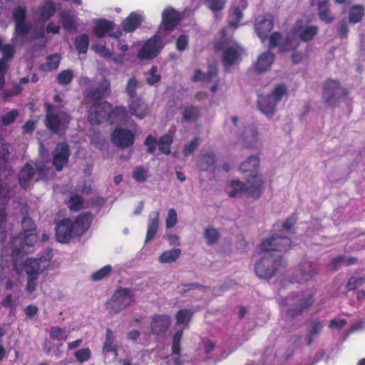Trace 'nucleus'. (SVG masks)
<instances>
[{
  "mask_svg": "<svg viewBox=\"0 0 365 365\" xmlns=\"http://www.w3.org/2000/svg\"><path fill=\"white\" fill-rule=\"evenodd\" d=\"M36 172L29 165H25L20 171L19 175V184L22 187H30L35 181L38 180H46L53 174L52 168L46 166L43 162L38 163L36 165Z\"/></svg>",
  "mask_w": 365,
  "mask_h": 365,
  "instance_id": "9b49d317",
  "label": "nucleus"
},
{
  "mask_svg": "<svg viewBox=\"0 0 365 365\" xmlns=\"http://www.w3.org/2000/svg\"><path fill=\"white\" fill-rule=\"evenodd\" d=\"M61 56L58 54H53L46 58V62L41 64V69L45 72L56 69L59 65Z\"/></svg>",
  "mask_w": 365,
  "mask_h": 365,
  "instance_id": "4c0bfd02",
  "label": "nucleus"
},
{
  "mask_svg": "<svg viewBox=\"0 0 365 365\" xmlns=\"http://www.w3.org/2000/svg\"><path fill=\"white\" fill-rule=\"evenodd\" d=\"M232 133L248 147H255L259 141V134L253 126H245L242 118L234 115L231 118Z\"/></svg>",
  "mask_w": 365,
  "mask_h": 365,
  "instance_id": "9d476101",
  "label": "nucleus"
},
{
  "mask_svg": "<svg viewBox=\"0 0 365 365\" xmlns=\"http://www.w3.org/2000/svg\"><path fill=\"white\" fill-rule=\"evenodd\" d=\"M181 254V250L178 248L167 250L163 252L158 260L163 264H169L175 262Z\"/></svg>",
  "mask_w": 365,
  "mask_h": 365,
  "instance_id": "f704fd0d",
  "label": "nucleus"
},
{
  "mask_svg": "<svg viewBox=\"0 0 365 365\" xmlns=\"http://www.w3.org/2000/svg\"><path fill=\"white\" fill-rule=\"evenodd\" d=\"M56 11V7L53 1H46L40 8L39 13L37 14L43 21H47Z\"/></svg>",
  "mask_w": 365,
  "mask_h": 365,
  "instance_id": "473e14b6",
  "label": "nucleus"
},
{
  "mask_svg": "<svg viewBox=\"0 0 365 365\" xmlns=\"http://www.w3.org/2000/svg\"><path fill=\"white\" fill-rule=\"evenodd\" d=\"M114 27L115 24L113 21L106 19H96L93 21V32L98 37H103L109 33V36L118 38L121 36L122 32L119 29L113 31Z\"/></svg>",
  "mask_w": 365,
  "mask_h": 365,
  "instance_id": "6ab92c4d",
  "label": "nucleus"
},
{
  "mask_svg": "<svg viewBox=\"0 0 365 365\" xmlns=\"http://www.w3.org/2000/svg\"><path fill=\"white\" fill-rule=\"evenodd\" d=\"M110 88V83L107 80H103L102 84L100 88V91L94 93H91L88 95V98L89 99L98 100L99 98L103 96L104 93L107 92Z\"/></svg>",
  "mask_w": 365,
  "mask_h": 365,
  "instance_id": "603ef678",
  "label": "nucleus"
},
{
  "mask_svg": "<svg viewBox=\"0 0 365 365\" xmlns=\"http://www.w3.org/2000/svg\"><path fill=\"white\" fill-rule=\"evenodd\" d=\"M160 76L158 73V67L153 66L147 73L146 82L149 85H154L160 81Z\"/></svg>",
  "mask_w": 365,
  "mask_h": 365,
  "instance_id": "8fccbe9b",
  "label": "nucleus"
},
{
  "mask_svg": "<svg viewBox=\"0 0 365 365\" xmlns=\"http://www.w3.org/2000/svg\"><path fill=\"white\" fill-rule=\"evenodd\" d=\"M312 303V297L310 294H307L303 299H300V304L297 312H299L307 309Z\"/></svg>",
  "mask_w": 365,
  "mask_h": 365,
  "instance_id": "69168bd1",
  "label": "nucleus"
},
{
  "mask_svg": "<svg viewBox=\"0 0 365 365\" xmlns=\"http://www.w3.org/2000/svg\"><path fill=\"white\" fill-rule=\"evenodd\" d=\"M92 49L96 53L105 58L110 57L111 55L110 51L103 44L93 45Z\"/></svg>",
  "mask_w": 365,
  "mask_h": 365,
  "instance_id": "0e129e2a",
  "label": "nucleus"
},
{
  "mask_svg": "<svg viewBox=\"0 0 365 365\" xmlns=\"http://www.w3.org/2000/svg\"><path fill=\"white\" fill-rule=\"evenodd\" d=\"M76 48L80 53H85L87 51L88 46V36L86 34H83L76 38Z\"/></svg>",
  "mask_w": 365,
  "mask_h": 365,
  "instance_id": "c03bdc74",
  "label": "nucleus"
},
{
  "mask_svg": "<svg viewBox=\"0 0 365 365\" xmlns=\"http://www.w3.org/2000/svg\"><path fill=\"white\" fill-rule=\"evenodd\" d=\"M47 115L46 123L47 128L53 131L58 132L64 130L69 123L68 114L63 111H57L50 105H47Z\"/></svg>",
  "mask_w": 365,
  "mask_h": 365,
  "instance_id": "2eb2a0df",
  "label": "nucleus"
},
{
  "mask_svg": "<svg viewBox=\"0 0 365 365\" xmlns=\"http://www.w3.org/2000/svg\"><path fill=\"white\" fill-rule=\"evenodd\" d=\"M61 23L63 28L66 31H73L77 28L78 19L69 14L63 12L61 14Z\"/></svg>",
  "mask_w": 365,
  "mask_h": 365,
  "instance_id": "2f4dec72",
  "label": "nucleus"
},
{
  "mask_svg": "<svg viewBox=\"0 0 365 365\" xmlns=\"http://www.w3.org/2000/svg\"><path fill=\"white\" fill-rule=\"evenodd\" d=\"M242 19V10L239 8H234L230 14V19L229 22V25L234 29H236L238 26V24L240 20Z\"/></svg>",
  "mask_w": 365,
  "mask_h": 365,
  "instance_id": "09e8293b",
  "label": "nucleus"
},
{
  "mask_svg": "<svg viewBox=\"0 0 365 365\" xmlns=\"http://www.w3.org/2000/svg\"><path fill=\"white\" fill-rule=\"evenodd\" d=\"M188 44V37L186 35H181L177 40L176 48L178 51H184Z\"/></svg>",
  "mask_w": 365,
  "mask_h": 365,
  "instance_id": "338daca9",
  "label": "nucleus"
},
{
  "mask_svg": "<svg viewBox=\"0 0 365 365\" xmlns=\"http://www.w3.org/2000/svg\"><path fill=\"white\" fill-rule=\"evenodd\" d=\"M203 237L207 245H212L218 242L220 233L214 227L208 226L204 229Z\"/></svg>",
  "mask_w": 365,
  "mask_h": 365,
  "instance_id": "c9c22d12",
  "label": "nucleus"
},
{
  "mask_svg": "<svg viewBox=\"0 0 365 365\" xmlns=\"http://www.w3.org/2000/svg\"><path fill=\"white\" fill-rule=\"evenodd\" d=\"M344 88L336 81L329 80L324 85L322 99L328 106H334L339 101L346 96Z\"/></svg>",
  "mask_w": 365,
  "mask_h": 365,
  "instance_id": "4468645a",
  "label": "nucleus"
},
{
  "mask_svg": "<svg viewBox=\"0 0 365 365\" xmlns=\"http://www.w3.org/2000/svg\"><path fill=\"white\" fill-rule=\"evenodd\" d=\"M88 120L92 124H98L110 118L111 123H128L129 117L124 107L113 109L106 101H95L88 110Z\"/></svg>",
  "mask_w": 365,
  "mask_h": 365,
  "instance_id": "423d86ee",
  "label": "nucleus"
},
{
  "mask_svg": "<svg viewBox=\"0 0 365 365\" xmlns=\"http://www.w3.org/2000/svg\"><path fill=\"white\" fill-rule=\"evenodd\" d=\"M217 68L215 66H211L208 68L207 72H203L200 69H195L194 75L192 78V81H204L210 82L212 81L214 78L217 76Z\"/></svg>",
  "mask_w": 365,
  "mask_h": 365,
  "instance_id": "cd10ccee",
  "label": "nucleus"
},
{
  "mask_svg": "<svg viewBox=\"0 0 365 365\" xmlns=\"http://www.w3.org/2000/svg\"><path fill=\"white\" fill-rule=\"evenodd\" d=\"M319 16L322 21L329 24L333 21L334 18L330 15L329 3L327 1H319L318 4Z\"/></svg>",
  "mask_w": 365,
  "mask_h": 365,
  "instance_id": "58836bf2",
  "label": "nucleus"
},
{
  "mask_svg": "<svg viewBox=\"0 0 365 365\" xmlns=\"http://www.w3.org/2000/svg\"><path fill=\"white\" fill-rule=\"evenodd\" d=\"M215 161V155L213 153L209 152L206 154L203 155L200 159V168L202 170L207 169L206 167H204L203 164L207 163L208 165H212Z\"/></svg>",
  "mask_w": 365,
  "mask_h": 365,
  "instance_id": "680f3d73",
  "label": "nucleus"
},
{
  "mask_svg": "<svg viewBox=\"0 0 365 365\" xmlns=\"http://www.w3.org/2000/svg\"><path fill=\"white\" fill-rule=\"evenodd\" d=\"M70 152L68 147L65 143L57 145L53 153V165L58 171L68 163Z\"/></svg>",
  "mask_w": 365,
  "mask_h": 365,
  "instance_id": "412c9836",
  "label": "nucleus"
},
{
  "mask_svg": "<svg viewBox=\"0 0 365 365\" xmlns=\"http://www.w3.org/2000/svg\"><path fill=\"white\" fill-rule=\"evenodd\" d=\"M16 292L14 294H8L5 296V297L1 300V305L6 308H10L14 309L19 304V292L20 289H16Z\"/></svg>",
  "mask_w": 365,
  "mask_h": 365,
  "instance_id": "e433bc0d",
  "label": "nucleus"
},
{
  "mask_svg": "<svg viewBox=\"0 0 365 365\" xmlns=\"http://www.w3.org/2000/svg\"><path fill=\"white\" fill-rule=\"evenodd\" d=\"M10 181L9 178L4 180L0 178V259L3 263L4 261L7 262V257H11L14 262L13 272L8 266L1 264L0 267V275L11 274L4 278L5 286L8 289L19 282V257L28 253L37 240L35 225L29 217L22 220V233L17 235L13 232V224L9 222L6 211V199L11 197Z\"/></svg>",
  "mask_w": 365,
  "mask_h": 365,
  "instance_id": "f257e3e1",
  "label": "nucleus"
},
{
  "mask_svg": "<svg viewBox=\"0 0 365 365\" xmlns=\"http://www.w3.org/2000/svg\"><path fill=\"white\" fill-rule=\"evenodd\" d=\"M129 112L132 115L143 119L148 113L147 103L141 99L133 100L129 105Z\"/></svg>",
  "mask_w": 365,
  "mask_h": 365,
  "instance_id": "a878e982",
  "label": "nucleus"
},
{
  "mask_svg": "<svg viewBox=\"0 0 365 365\" xmlns=\"http://www.w3.org/2000/svg\"><path fill=\"white\" fill-rule=\"evenodd\" d=\"M215 48L222 51V62L226 66L235 63L243 51L240 45L227 36L226 30L222 31L220 40L216 43Z\"/></svg>",
  "mask_w": 365,
  "mask_h": 365,
  "instance_id": "1a4fd4ad",
  "label": "nucleus"
},
{
  "mask_svg": "<svg viewBox=\"0 0 365 365\" xmlns=\"http://www.w3.org/2000/svg\"><path fill=\"white\" fill-rule=\"evenodd\" d=\"M150 176V173L148 167L139 165L136 166L133 170V178L137 182H145Z\"/></svg>",
  "mask_w": 365,
  "mask_h": 365,
  "instance_id": "72a5a7b5",
  "label": "nucleus"
},
{
  "mask_svg": "<svg viewBox=\"0 0 365 365\" xmlns=\"http://www.w3.org/2000/svg\"><path fill=\"white\" fill-rule=\"evenodd\" d=\"M73 77V72L71 70H65L58 76V81L62 85H66L71 82Z\"/></svg>",
  "mask_w": 365,
  "mask_h": 365,
  "instance_id": "13d9d810",
  "label": "nucleus"
},
{
  "mask_svg": "<svg viewBox=\"0 0 365 365\" xmlns=\"http://www.w3.org/2000/svg\"><path fill=\"white\" fill-rule=\"evenodd\" d=\"M143 15L138 12H132L122 23V26L125 32L133 31L140 25Z\"/></svg>",
  "mask_w": 365,
  "mask_h": 365,
  "instance_id": "c85d7f7f",
  "label": "nucleus"
},
{
  "mask_svg": "<svg viewBox=\"0 0 365 365\" xmlns=\"http://www.w3.org/2000/svg\"><path fill=\"white\" fill-rule=\"evenodd\" d=\"M134 296L128 289H119L106 303V308L110 314H116L125 309L133 302Z\"/></svg>",
  "mask_w": 365,
  "mask_h": 365,
  "instance_id": "ddd939ff",
  "label": "nucleus"
},
{
  "mask_svg": "<svg viewBox=\"0 0 365 365\" xmlns=\"http://www.w3.org/2000/svg\"><path fill=\"white\" fill-rule=\"evenodd\" d=\"M197 309L194 307L183 308L178 310L175 314V331L172 338V351L174 355L170 356L167 361L161 365H193L187 361L185 356H177L180 350V341L182 336L183 330L188 327L192 317Z\"/></svg>",
  "mask_w": 365,
  "mask_h": 365,
  "instance_id": "39448f33",
  "label": "nucleus"
},
{
  "mask_svg": "<svg viewBox=\"0 0 365 365\" xmlns=\"http://www.w3.org/2000/svg\"><path fill=\"white\" fill-rule=\"evenodd\" d=\"M178 222L177 212L171 208L168 210V214L165 218V226L168 229L174 227Z\"/></svg>",
  "mask_w": 365,
  "mask_h": 365,
  "instance_id": "3c124183",
  "label": "nucleus"
},
{
  "mask_svg": "<svg viewBox=\"0 0 365 365\" xmlns=\"http://www.w3.org/2000/svg\"><path fill=\"white\" fill-rule=\"evenodd\" d=\"M200 351L202 352L203 354L200 356L202 360L207 361L208 364L215 362V359L212 357H210V354H212L216 350L215 344L210 339H204L200 344Z\"/></svg>",
  "mask_w": 365,
  "mask_h": 365,
  "instance_id": "bb28decb",
  "label": "nucleus"
},
{
  "mask_svg": "<svg viewBox=\"0 0 365 365\" xmlns=\"http://www.w3.org/2000/svg\"><path fill=\"white\" fill-rule=\"evenodd\" d=\"M111 270L112 267L110 265H106L94 272L92 275V278L95 281L101 280L109 274Z\"/></svg>",
  "mask_w": 365,
  "mask_h": 365,
  "instance_id": "6e6d98bb",
  "label": "nucleus"
},
{
  "mask_svg": "<svg viewBox=\"0 0 365 365\" xmlns=\"http://www.w3.org/2000/svg\"><path fill=\"white\" fill-rule=\"evenodd\" d=\"M156 139L152 135H148L146 138L145 144L148 147V151L153 153L155 150L156 147Z\"/></svg>",
  "mask_w": 365,
  "mask_h": 365,
  "instance_id": "774afa93",
  "label": "nucleus"
},
{
  "mask_svg": "<svg viewBox=\"0 0 365 365\" xmlns=\"http://www.w3.org/2000/svg\"><path fill=\"white\" fill-rule=\"evenodd\" d=\"M259 164L258 157L257 155H251L242 162L240 167V170L244 175L245 178L251 179L254 183V185H251L247 189V192L250 195L255 197H260L264 189V178L257 172Z\"/></svg>",
  "mask_w": 365,
  "mask_h": 365,
  "instance_id": "6e6552de",
  "label": "nucleus"
},
{
  "mask_svg": "<svg viewBox=\"0 0 365 365\" xmlns=\"http://www.w3.org/2000/svg\"><path fill=\"white\" fill-rule=\"evenodd\" d=\"M365 282L364 278L360 277H351L349 278L346 288L347 291H351L362 285Z\"/></svg>",
  "mask_w": 365,
  "mask_h": 365,
  "instance_id": "5fc2aeb1",
  "label": "nucleus"
},
{
  "mask_svg": "<svg viewBox=\"0 0 365 365\" xmlns=\"http://www.w3.org/2000/svg\"><path fill=\"white\" fill-rule=\"evenodd\" d=\"M364 8L361 6H354L349 10V22L356 24L359 22L364 16Z\"/></svg>",
  "mask_w": 365,
  "mask_h": 365,
  "instance_id": "ea45409f",
  "label": "nucleus"
},
{
  "mask_svg": "<svg viewBox=\"0 0 365 365\" xmlns=\"http://www.w3.org/2000/svg\"><path fill=\"white\" fill-rule=\"evenodd\" d=\"M170 324L169 316L155 315L151 321L150 329L154 334L160 335L164 334L168 329Z\"/></svg>",
  "mask_w": 365,
  "mask_h": 365,
  "instance_id": "b1692460",
  "label": "nucleus"
},
{
  "mask_svg": "<svg viewBox=\"0 0 365 365\" xmlns=\"http://www.w3.org/2000/svg\"><path fill=\"white\" fill-rule=\"evenodd\" d=\"M180 19V14L172 8H166L162 14V23L159 29V33L163 34V31L173 29Z\"/></svg>",
  "mask_w": 365,
  "mask_h": 365,
  "instance_id": "aec40b11",
  "label": "nucleus"
},
{
  "mask_svg": "<svg viewBox=\"0 0 365 365\" xmlns=\"http://www.w3.org/2000/svg\"><path fill=\"white\" fill-rule=\"evenodd\" d=\"M159 219L160 214L158 212L155 211L150 214L145 242L152 240L155 235L158 229Z\"/></svg>",
  "mask_w": 365,
  "mask_h": 365,
  "instance_id": "c756f323",
  "label": "nucleus"
},
{
  "mask_svg": "<svg viewBox=\"0 0 365 365\" xmlns=\"http://www.w3.org/2000/svg\"><path fill=\"white\" fill-rule=\"evenodd\" d=\"M287 88L284 85H277L269 95H261L259 98L258 105L260 110L266 115H272L276 106L284 96Z\"/></svg>",
  "mask_w": 365,
  "mask_h": 365,
  "instance_id": "f8f14e48",
  "label": "nucleus"
},
{
  "mask_svg": "<svg viewBox=\"0 0 365 365\" xmlns=\"http://www.w3.org/2000/svg\"><path fill=\"white\" fill-rule=\"evenodd\" d=\"M227 0H207V6L212 11H217L222 9Z\"/></svg>",
  "mask_w": 365,
  "mask_h": 365,
  "instance_id": "e2e57ef3",
  "label": "nucleus"
},
{
  "mask_svg": "<svg viewBox=\"0 0 365 365\" xmlns=\"http://www.w3.org/2000/svg\"><path fill=\"white\" fill-rule=\"evenodd\" d=\"M173 142V138L170 135L162 136L159 140V150L161 153L168 155L170 153V144Z\"/></svg>",
  "mask_w": 365,
  "mask_h": 365,
  "instance_id": "37998d69",
  "label": "nucleus"
},
{
  "mask_svg": "<svg viewBox=\"0 0 365 365\" xmlns=\"http://www.w3.org/2000/svg\"><path fill=\"white\" fill-rule=\"evenodd\" d=\"M274 61V54L269 51H264L259 55L253 63V68L259 73H264L269 71Z\"/></svg>",
  "mask_w": 365,
  "mask_h": 365,
  "instance_id": "4be33fe9",
  "label": "nucleus"
},
{
  "mask_svg": "<svg viewBox=\"0 0 365 365\" xmlns=\"http://www.w3.org/2000/svg\"><path fill=\"white\" fill-rule=\"evenodd\" d=\"M356 262V259L353 257L346 258L341 256L335 257L331 261V266L334 269L337 268V266L341 264H344L346 265H350L354 264Z\"/></svg>",
  "mask_w": 365,
  "mask_h": 365,
  "instance_id": "864d4df0",
  "label": "nucleus"
},
{
  "mask_svg": "<svg viewBox=\"0 0 365 365\" xmlns=\"http://www.w3.org/2000/svg\"><path fill=\"white\" fill-rule=\"evenodd\" d=\"M251 185H254L251 179H246V184H243L241 181L237 180H232L230 185V190L229 191V195L233 197L237 196L238 194L243 192L249 197L255 200L258 199L259 197H255L248 193L247 189L250 188Z\"/></svg>",
  "mask_w": 365,
  "mask_h": 365,
  "instance_id": "393cba45",
  "label": "nucleus"
},
{
  "mask_svg": "<svg viewBox=\"0 0 365 365\" xmlns=\"http://www.w3.org/2000/svg\"><path fill=\"white\" fill-rule=\"evenodd\" d=\"M91 215H80L75 220L63 219L57 222L56 227V237L61 243H67L71 239L83 234L90 227Z\"/></svg>",
  "mask_w": 365,
  "mask_h": 365,
  "instance_id": "0eeeda50",
  "label": "nucleus"
},
{
  "mask_svg": "<svg viewBox=\"0 0 365 365\" xmlns=\"http://www.w3.org/2000/svg\"><path fill=\"white\" fill-rule=\"evenodd\" d=\"M19 115V112L18 110H11L2 115L1 118V123L4 125H9L15 121Z\"/></svg>",
  "mask_w": 365,
  "mask_h": 365,
  "instance_id": "de8ad7c7",
  "label": "nucleus"
},
{
  "mask_svg": "<svg viewBox=\"0 0 365 365\" xmlns=\"http://www.w3.org/2000/svg\"><path fill=\"white\" fill-rule=\"evenodd\" d=\"M291 246V241L287 237L273 235L262 241L254 257L256 258L255 271L256 274L262 279L271 278L279 270V267L285 264L279 255L274 256L272 251H286Z\"/></svg>",
  "mask_w": 365,
  "mask_h": 365,
  "instance_id": "7ed1b4c3",
  "label": "nucleus"
},
{
  "mask_svg": "<svg viewBox=\"0 0 365 365\" xmlns=\"http://www.w3.org/2000/svg\"><path fill=\"white\" fill-rule=\"evenodd\" d=\"M9 154V145L4 139L0 138V170L6 167Z\"/></svg>",
  "mask_w": 365,
  "mask_h": 365,
  "instance_id": "79ce46f5",
  "label": "nucleus"
},
{
  "mask_svg": "<svg viewBox=\"0 0 365 365\" xmlns=\"http://www.w3.org/2000/svg\"><path fill=\"white\" fill-rule=\"evenodd\" d=\"M68 206L71 210H78L83 207L81 198L78 195H73L68 201Z\"/></svg>",
  "mask_w": 365,
  "mask_h": 365,
  "instance_id": "4d7b16f0",
  "label": "nucleus"
},
{
  "mask_svg": "<svg viewBox=\"0 0 365 365\" xmlns=\"http://www.w3.org/2000/svg\"><path fill=\"white\" fill-rule=\"evenodd\" d=\"M300 277L295 279L297 282L308 281L315 274L314 265L308 261L302 262L300 264Z\"/></svg>",
  "mask_w": 365,
  "mask_h": 365,
  "instance_id": "7c9ffc66",
  "label": "nucleus"
},
{
  "mask_svg": "<svg viewBox=\"0 0 365 365\" xmlns=\"http://www.w3.org/2000/svg\"><path fill=\"white\" fill-rule=\"evenodd\" d=\"M200 138L196 137L185 145L183 153L185 155L191 154L200 145Z\"/></svg>",
  "mask_w": 365,
  "mask_h": 365,
  "instance_id": "052dcab7",
  "label": "nucleus"
},
{
  "mask_svg": "<svg viewBox=\"0 0 365 365\" xmlns=\"http://www.w3.org/2000/svg\"><path fill=\"white\" fill-rule=\"evenodd\" d=\"M135 137L134 131L121 128H116L111 134L113 144L121 148L130 147L134 143Z\"/></svg>",
  "mask_w": 365,
  "mask_h": 365,
  "instance_id": "f3484780",
  "label": "nucleus"
},
{
  "mask_svg": "<svg viewBox=\"0 0 365 365\" xmlns=\"http://www.w3.org/2000/svg\"><path fill=\"white\" fill-rule=\"evenodd\" d=\"M73 355L78 362L83 363L91 358L92 353L91 350L86 347L77 350L74 352Z\"/></svg>",
  "mask_w": 365,
  "mask_h": 365,
  "instance_id": "49530a36",
  "label": "nucleus"
},
{
  "mask_svg": "<svg viewBox=\"0 0 365 365\" xmlns=\"http://www.w3.org/2000/svg\"><path fill=\"white\" fill-rule=\"evenodd\" d=\"M25 16V9L21 6L16 7L13 11L16 28L12 43L2 46V40L0 38V49L3 55V58L0 59V89L4 84V74L9 66L8 61L11 60L14 54V46L24 43L28 39L41 38L44 35L43 26L33 29L26 22Z\"/></svg>",
  "mask_w": 365,
  "mask_h": 365,
  "instance_id": "f03ea898",
  "label": "nucleus"
},
{
  "mask_svg": "<svg viewBox=\"0 0 365 365\" xmlns=\"http://www.w3.org/2000/svg\"><path fill=\"white\" fill-rule=\"evenodd\" d=\"M140 86L139 81L135 78L131 77L128 80L125 86V92L130 98H133L136 96V91Z\"/></svg>",
  "mask_w": 365,
  "mask_h": 365,
  "instance_id": "a19ab883",
  "label": "nucleus"
},
{
  "mask_svg": "<svg viewBox=\"0 0 365 365\" xmlns=\"http://www.w3.org/2000/svg\"><path fill=\"white\" fill-rule=\"evenodd\" d=\"M199 114V110L197 108L195 107H187L185 108L183 111V117L187 120H195Z\"/></svg>",
  "mask_w": 365,
  "mask_h": 365,
  "instance_id": "bf43d9fd",
  "label": "nucleus"
},
{
  "mask_svg": "<svg viewBox=\"0 0 365 365\" xmlns=\"http://www.w3.org/2000/svg\"><path fill=\"white\" fill-rule=\"evenodd\" d=\"M318 28L309 25L305 19H300L292 29L285 39L279 33H274L269 38L270 47H279L281 51H287L299 46V39L303 41L312 40L317 34Z\"/></svg>",
  "mask_w": 365,
  "mask_h": 365,
  "instance_id": "20e7f679",
  "label": "nucleus"
},
{
  "mask_svg": "<svg viewBox=\"0 0 365 365\" xmlns=\"http://www.w3.org/2000/svg\"><path fill=\"white\" fill-rule=\"evenodd\" d=\"M102 351L106 357H108L111 354L112 359H115L118 356V345L115 341V336L110 329H106V339L103 342Z\"/></svg>",
  "mask_w": 365,
  "mask_h": 365,
  "instance_id": "5701e85b",
  "label": "nucleus"
},
{
  "mask_svg": "<svg viewBox=\"0 0 365 365\" xmlns=\"http://www.w3.org/2000/svg\"><path fill=\"white\" fill-rule=\"evenodd\" d=\"M50 337L53 341H64L68 338V334L59 327H53L50 331Z\"/></svg>",
  "mask_w": 365,
  "mask_h": 365,
  "instance_id": "a18cd8bd",
  "label": "nucleus"
},
{
  "mask_svg": "<svg viewBox=\"0 0 365 365\" xmlns=\"http://www.w3.org/2000/svg\"><path fill=\"white\" fill-rule=\"evenodd\" d=\"M274 26V19L271 14L259 16L255 22V30L257 36L264 42Z\"/></svg>",
  "mask_w": 365,
  "mask_h": 365,
  "instance_id": "a211bd4d",
  "label": "nucleus"
},
{
  "mask_svg": "<svg viewBox=\"0 0 365 365\" xmlns=\"http://www.w3.org/2000/svg\"><path fill=\"white\" fill-rule=\"evenodd\" d=\"M163 34L158 32V34L148 39L142 46L137 57L140 60H148L157 56L163 47Z\"/></svg>",
  "mask_w": 365,
  "mask_h": 365,
  "instance_id": "dca6fc26",
  "label": "nucleus"
}]
</instances>
